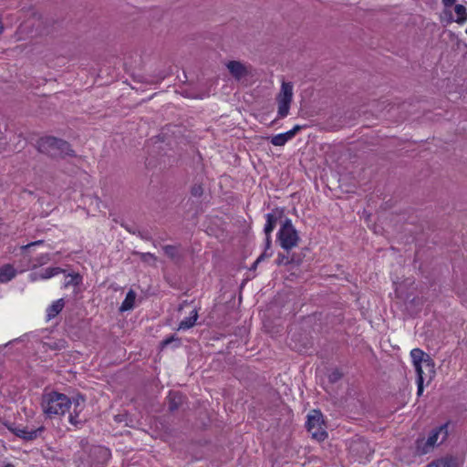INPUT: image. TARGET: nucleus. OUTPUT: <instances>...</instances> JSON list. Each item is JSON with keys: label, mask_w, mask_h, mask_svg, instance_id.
<instances>
[{"label": "nucleus", "mask_w": 467, "mask_h": 467, "mask_svg": "<svg viewBox=\"0 0 467 467\" xmlns=\"http://www.w3.org/2000/svg\"><path fill=\"white\" fill-rule=\"evenodd\" d=\"M454 11L457 14V19L455 20L458 24H462L467 20V10L462 5H455Z\"/></svg>", "instance_id": "28"}, {"label": "nucleus", "mask_w": 467, "mask_h": 467, "mask_svg": "<svg viewBox=\"0 0 467 467\" xmlns=\"http://www.w3.org/2000/svg\"><path fill=\"white\" fill-rule=\"evenodd\" d=\"M65 271L60 267H48L44 269L41 273H32L30 275L31 281H36L37 279H48Z\"/></svg>", "instance_id": "17"}, {"label": "nucleus", "mask_w": 467, "mask_h": 467, "mask_svg": "<svg viewBox=\"0 0 467 467\" xmlns=\"http://www.w3.org/2000/svg\"><path fill=\"white\" fill-rule=\"evenodd\" d=\"M425 467H459V461L457 457L447 454L431 461Z\"/></svg>", "instance_id": "15"}, {"label": "nucleus", "mask_w": 467, "mask_h": 467, "mask_svg": "<svg viewBox=\"0 0 467 467\" xmlns=\"http://www.w3.org/2000/svg\"><path fill=\"white\" fill-rule=\"evenodd\" d=\"M183 95L186 98L200 99H202L203 98H206L209 96L208 92L195 93L192 90H184Z\"/></svg>", "instance_id": "32"}, {"label": "nucleus", "mask_w": 467, "mask_h": 467, "mask_svg": "<svg viewBox=\"0 0 467 467\" xmlns=\"http://www.w3.org/2000/svg\"><path fill=\"white\" fill-rule=\"evenodd\" d=\"M36 149L52 159L77 156L69 142L54 136L41 137L36 141Z\"/></svg>", "instance_id": "2"}, {"label": "nucleus", "mask_w": 467, "mask_h": 467, "mask_svg": "<svg viewBox=\"0 0 467 467\" xmlns=\"http://www.w3.org/2000/svg\"><path fill=\"white\" fill-rule=\"evenodd\" d=\"M121 226L124 227L129 233L135 234L136 231L133 226H129L127 223H121Z\"/></svg>", "instance_id": "40"}, {"label": "nucleus", "mask_w": 467, "mask_h": 467, "mask_svg": "<svg viewBox=\"0 0 467 467\" xmlns=\"http://www.w3.org/2000/svg\"><path fill=\"white\" fill-rule=\"evenodd\" d=\"M82 283V276L78 273L69 274L66 276L64 283L65 287L67 286H78Z\"/></svg>", "instance_id": "27"}, {"label": "nucleus", "mask_w": 467, "mask_h": 467, "mask_svg": "<svg viewBox=\"0 0 467 467\" xmlns=\"http://www.w3.org/2000/svg\"><path fill=\"white\" fill-rule=\"evenodd\" d=\"M3 467H15L12 463H6Z\"/></svg>", "instance_id": "44"}, {"label": "nucleus", "mask_w": 467, "mask_h": 467, "mask_svg": "<svg viewBox=\"0 0 467 467\" xmlns=\"http://www.w3.org/2000/svg\"><path fill=\"white\" fill-rule=\"evenodd\" d=\"M454 3H455V0H442V4L446 7L451 6L452 5H454Z\"/></svg>", "instance_id": "42"}, {"label": "nucleus", "mask_w": 467, "mask_h": 467, "mask_svg": "<svg viewBox=\"0 0 467 467\" xmlns=\"http://www.w3.org/2000/svg\"><path fill=\"white\" fill-rule=\"evenodd\" d=\"M128 419H129L128 413H119V414L114 416V420L116 422H119V423L125 422V424L127 426H131L130 424H129Z\"/></svg>", "instance_id": "36"}, {"label": "nucleus", "mask_w": 467, "mask_h": 467, "mask_svg": "<svg viewBox=\"0 0 467 467\" xmlns=\"http://www.w3.org/2000/svg\"><path fill=\"white\" fill-rule=\"evenodd\" d=\"M3 425L17 438H20L26 442L41 438L43 433L46 431V427L44 425L36 429H29L27 426L21 428L9 421L3 422Z\"/></svg>", "instance_id": "8"}, {"label": "nucleus", "mask_w": 467, "mask_h": 467, "mask_svg": "<svg viewBox=\"0 0 467 467\" xmlns=\"http://www.w3.org/2000/svg\"><path fill=\"white\" fill-rule=\"evenodd\" d=\"M198 318V313L196 309H193L188 317L182 319L179 324V330H186L192 327Z\"/></svg>", "instance_id": "23"}, {"label": "nucleus", "mask_w": 467, "mask_h": 467, "mask_svg": "<svg viewBox=\"0 0 467 467\" xmlns=\"http://www.w3.org/2000/svg\"><path fill=\"white\" fill-rule=\"evenodd\" d=\"M140 255V258L144 263H150L152 261L153 263L157 260L156 256L151 253H136Z\"/></svg>", "instance_id": "33"}, {"label": "nucleus", "mask_w": 467, "mask_h": 467, "mask_svg": "<svg viewBox=\"0 0 467 467\" xmlns=\"http://www.w3.org/2000/svg\"><path fill=\"white\" fill-rule=\"evenodd\" d=\"M164 254L173 262L179 263L182 259V254L175 245L167 244L162 247Z\"/></svg>", "instance_id": "24"}, {"label": "nucleus", "mask_w": 467, "mask_h": 467, "mask_svg": "<svg viewBox=\"0 0 467 467\" xmlns=\"http://www.w3.org/2000/svg\"><path fill=\"white\" fill-rule=\"evenodd\" d=\"M110 451L103 446H92L87 454L80 455L77 467H106Z\"/></svg>", "instance_id": "4"}, {"label": "nucleus", "mask_w": 467, "mask_h": 467, "mask_svg": "<svg viewBox=\"0 0 467 467\" xmlns=\"http://www.w3.org/2000/svg\"><path fill=\"white\" fill-rule=\"evenodd\" d=\"M88 445V441L83 438L79 441V446L84 450Z\"/></svg>", "instance_id": "41"}, {"label": "nucleus", "mask_w": 467, "mask_h": 467, "mask_svg": "<svg viewBox=\"0 0 467 467\" xmlns=\"http://www.w3.org/2000/svg\"><path fill=\"white\" fill-rule=\"evenodd\" d=\"M136 293L132 289H130L127 295L123 302L121 303L119 310V312H126L132 310L135 306V300H136Z\"/></svg>", "instance_id": "20"}, {"label": "nucleus", "mask_w": 467, "mask_h": 467, "mask_svg": "<svg viewBox=\"0 0 467 467\" xmlns=\"http://www.w3.org/2000/svg\"><path fill=\"white\" fill-rule=\"evenodd\" d=\"M306 128V125H296L290 130L280 133L269 138L270 142L274 146H284L287 141L291 140L301 130Z\"/></svg>", "instance_id": "12"}, {"label": "nucleus", "mask_w": 467, "mask_h": 467, "mask_svg": "<svg viewBox=\"0 0 467 467\" xmlns=\"http://www.w3.org/2000/svg\"><path fill=\"white\" fill-rule=\"evenodd\" d=\"M85 396L82 394H78L76 397H74L71 400V405H74V408L76 409H84L85 407Z\"/></svg>", "instance_id": "29"}, {"label": "nucleus", "mask_w": 467, "mask_h": 467, "mask_svg": "<svg viewBox=\"0 0 467 467\" xmlns=\"http://www.w3.org/2000/svg\"><path fill=\"white\" fill-rule=\"evenodd\" d=\"M17 271L10 264L0 267V283H7L16 277Z\"/></svg>", "instance_id": "18"}, {"label": "nucleus", "mask_w": 467, "mask_h": 467, "mask_svg": "<svg viewBox=\"0 0 467 467\" xmlns=\"http://www.w3.org/2000/svg\"><path fill=\"white\" fill-rule=\"evenodd\" d=\"M301 238L292 223L291 219L285 218L276 234V242L283 250H290L296 247Z\"/></svg>", "instance_id": "5"}, {"label": "nucleus", "mask_w": 467, "mask_h": 467, "mask_svg": "<svg viewBox=\"0 0 467 467\" xmlns=\"http://www.w3.org/2000/svg\"><path fill=\"white\" fill-rule=\"evenodd\" d=\"M43 242H44L43 240L35 241V242H32V243H30V244H26V245H23L21 247V249L22 250H26V249H28L31 246L41 244H43Z\"/></svg>", "instance_id": "38"}, {"label": "nucleus", "mask_w": 467, "mask_h": 467, "mask_svg": "<svg viewBox=\"0 0 467 467\" xmlns=\"http://www.w3.org/2000/svg\"><path fill=\"white\" fill-rule=\"evenodd\" d=\"M275 122V120H273V121L270 123V126H273Z\"/></svg>", "instance_id": "45"}, {"label": "nucleus", "mask_w": 467, "mask_h": 467, "mask_svg": "<svg viewBox=\"0 0 467 467\" xmlns=\"http://www.w3.org/2000/svg\"><path fill=\"white\" fill-rule=\"evenodd\" d=\"M325 422L323 415L320 410H314L311 414L307 416L306 427L307 431L317 441H324L327 437V432L324 428Z\"/></svg>", "instance_id": "7"}, {"label": "nucleus", "mask_w": 467, "mask_h": 467, "mask_svg": "<svg viewBox=\"0 0 467 467\" xmlns=\"http://www.w3.org/2000/svg\"><path fill=\"white\" fill-rule=\"evenodd\" d=\"M434 447L427 443L424 438H418L415 442V453L417 455H424L430 452Z\"/></svg>", "instance_id": "22"}, {"label": "nucleus", "mask_w": 467, "mask_h": 467, "mask_svg": "<svg viewBox=\"0 0 467 467\" xmlns=\"http://www.w3.org/2000/svg\"><path fill=\"white\" fill-rule=\"evenodd\" d=\"M296 251L293 249L284 250V252H279L275 260V264L277 266H288L290 258L295 254Z\"/></svg>", "instance_id": "21"}, {"label": "nucleus", "mask_w": 467, "mask_h": 467, "mask_svg": "<svg viewBox=\"0 0 467 467\" xmlns=\"http://www.w3.org/2000/svg\"><path fill=\"white\" fill-rule=\"evenodd\" d=\"M284 208H275L265 215L266 223L265 224L264 233L265 234H271L276 226L279 220L284 217Z\"/></svg>", "instance_id": "13"}, {"label": "nucleus", "mask_w": 467, "mask_h": 467, "mask_svg": "<svg viewBox=\"0 0 467 467\" xmlns=\"http://www.w3.org/2000/svg\"><path fill=\"white\" fill-rule=\"evenodd\" d=\"M169 132L170 128L166 127L161 134L152 137L147 141L148 157L146 161L148 165L155 166L158 163L164 166L172 165L176 161V141L173 137L169 135Z\"/></svg>", "instance_id": "1"}, {"label": "nucleus", "mask_w": 467, "mask_h": 467, "mask_svg": "<svg viewBox=\"0 0 467 467\" xmlns=\"http://www.w3.org/2000/svg\"><path fill=\"white\" fill-rule=\"evenodd\" d=\"M294 86L292 82L282 81L281 88L276 95L277 113L280 117H285L293 101Z\"/></svg>", "instance_id": "6"}, {"label": "nucleus", "mask_w": 467, "mask_h": 467, "mask_svg": "<svg viewBox=\"0 0 467 467\" xmlns=\"http://www.w3.org/2000/svg\"><path fill=\"white\" fill-rule=\"evenodd\" d=\"M273 254L272 251L268 252V250L265 249V251L258 256V258L255 260V265H258L260 262L265 260V258L271 257Z\"/></svg>", "instance_id": "37"}, {"label": "nucleus", "mask_w": 467, "mask_h": 467, "mask_svg": "<svg viewBox=\"0 0 467 467\" xmlns=\"http://www.w3.org/2000/svg\"><path fill=\"white\" fill-rule=\"evenodd\" d=\"M448 428H449V422H446V423L441 424V426L433 429L431 431L428 439H426L427 443L431 444L432 447H434L435 445H440V444L443 443L449 435Z\"/></svg>", "instance_id": "11"}, {"label": "nucleus", "mask_w": 467, "mask_h": 467, "mask_svg": "<svg viewBox=\"0 0 467 467\" xmlns=\"http://www.w3.org/2000/svg\"><path fill=\"white\" fill-rule=\"evenodd\" d=\"M71 407V399L66 394L52 390L44 392L41 399V408L44 414L48 418L62 416Z\"/></svg>", "instance_id": "3"}, {"label": "nucleus", "mask_w": 467, "mask_h": 467, "mask_svg": "<svg viewBox=\"0 0 467 467\" xmlns=\"http://www.w3.org/2000/svg\"><path fill=\"white\" fill-rule=\"evenodd\" d=\"M186 397L180 391H170L167 396L168 410L174 412L184 403Z\"/></svg>", "instance_id": "14"}, {"label": "nucleus", "mask_w": 467, "mask_h": 467, "mask_svg": "<svg viewBox=\"0 0 467 467\" xmlns=\"http://www.w3.org/2000/svg\"><path fill=\"white\" fill-rule=\"evenodd\" d=\"M257 265H255V262L251 266L250 270H254L256 268Z\"/></svg>", "instance_id": "43"}, {"label": "nucleus", "mask_w": 467, "mask_h": 467, "mask_svg": "<svg viewBox=\"0 0 467 467\" xmlns=\"http://www.w3.org/2000/svg\"><path fill=\"white\" fill-rule=\"evenodd\" d=\"M191 194L193 197H197V198L201 197L203 194L202 184H201V183H194L191 187Z\"/></svg>", "instance_id": "31"}, {"label": "nucleus", "mask_w": 467, "mask_h": 467, "mask_svg": "<svg viewBox=\"0 0 467 467\" xmlns=\"http://www.w3.org/2000/svg\"><path fill=\"white\" fill-rule=\"evenodd\" d=\"M343 377V374L338 369H334L329 375H328V381L330 383H336L341 378Z\"/></svg>", "instance_id": "34"}, {"label": "nucleus", "mask_w": 467, "mask_h": 467, "mask_svg": "<svg viewBox=\"0 0 467 467\" xmlns=\"http://www.w3.org/2000/svg\"><path fill=\"white\" fill-rule=\"evenodd\" d=\"M307 251V247H304L297 252L296 251L295 254L290 258L288 266H285L286 270L291 271L295 268H298L303 264Z\"/></svg>", "instance_id": "16"}, {"label": "nucleus", "mask_w": 467, "mask_h": 467, "mask_svg": "<svg viewBox=\"0 0 467 467\" xmlns=\"http://www.w3.org/2000/svg\"><path fill=\"white\" fill-rule=\"evenodd\" d=\"M272 244L271 234H265V248L266 250H270Z\"/></svg>", "instance_id": "39"}, {"label": "nucleus", "mask_w": 467, "mask_h": 467, "mask_svg": "<svg viewBox=\"0 0 467 467\" xmlns=\"http://www.w3.org/2000/svg\"><path fill=\"white\" fill-rule=\"evenodd\" d=\"M410 357L414 365L417 376L423 374L422 364L431 373H434V361L420 348H413L410 351Z\"/></svg>", "instance_id": "10"}, {"label": "nucleus", "mask_w": 467, "mask_h": 467, "mask_svg": "<svg viewBox=\"0 0 467 467\" xmlns=\"http://www.w3.org/2000/svg\"><path fill=\"white\" fill-rule=\"evenodd\" d=\"M51 260L49 254H43L35 259L33 268L44 265Z\"/></svg>", "instance_id": "30"}, {"label": "nucleus", "mask_w": 467, "mask_h": 467, "mask_svg": "<svg viewBox=\"0 0 467 467\" xmlns=\"http://www.w3.org/2000/svg\"><path fill=\"white\" fill-rule=\"evenodd\" d=\"M173 348H179L182 345V340L180 337H176L175 335H171L160 343L161 349L166 348L168 346L171 345Z\"/></svg>", "instance_id": "26"}, {"label": "nucleus", "mask_w": 467, "mask_h": 467, "mask_svg": "<svg viewBox=\"0 0 467 467\" xmlns=\"http://www.w3.org/2000/svg\"><path fill=\"white\" fill-rule=\"evenodd\" d=\"M83 409L73 408V411L69 413L68 421L76 428H81L82 425L87 421L86 419L80 418V413Z\"/></svg>", "instance_id": "25"}, {"label": "nucleus", "mask_w": 467, "mask_h": 467, "mask_svg": "<svg viewBox=\"0 0 467 467\" xmlns=\"http://www.w3.org/2000/svg\"><path fill=\"white\" fill-rule=\"evenodd\" d=\"M225 67L232 78L237 82H241L254 75L253 66L240 60H230L225 63Z\"/></svg>", "instance_id": "9"}, {"label": "nucleus", "mask_w": 467, "mask_h": 467, "mask_svg": "<svg viewBox=\"0 0 467 467\" xmlns=\"http://www.w3.org/2000/svg\"><path fill=\"white\" fill-rule=\"evenodd\" d=\"M423 381H424L423 374H420V376H417V385H418L417 395L419 397L421 396L423 393V389H424Z\"/></svg>", "instance_id": "35"}, {"label": "nucleus", "mask_w": 467, "mask_h": 467, "mask_svg": "<svg viewBox=\"0 0 467 467\" xmlns=\"http://www.w3.org/2000/svg\"><path fill=\"white\" fill-rule=\"evenodd\" d=\"M65 300L63 298L53 302L47 309V320L49 321L56 317L64 308Z\"/></svg>", "instance_id": "19"}]
</instances>
